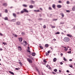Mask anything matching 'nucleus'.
Returning <instances> with one entry per match:
<instances>
[{
    "instance_id": "nucleus-3",
    "label": "nucleus",
    "mask_w": 75,
    "mask_h": 75,
    "mask_svg": "<svg viewBox=\"0 0 75 75\" xmlns=\"http://www.w3.org/2000/svg\"><path fill=\"white\" fill-rule=\"evenodd\" d=\"M23 10L24 12H26L27 13H28V11L27 10L26 8L23 9Z\"/></svg>"
},
{
    "instance_id": "nucleus-47",
    "label": "nucleus",
    "mask_w": 75,
    "mask_h": 75,
    "mask_svg": "<svg viewBox=\"0 0 75 75\" xmlns=\"http://www.w3.org/2000/svg\"><path fill=\"white\" fill-rule=\"evenodd\" d=\"M60 64L61 65H62V64H63V63H62V62H60Z\"/></svg>"
},
{
    "instance_id": "nucleus-14",
    "label": "nucleus",
    "mask_w": 75,
    "mask_h": 75,
    "mask_svg": "<svg viewBox=\"0 0 75 75\" xmlns=\"http://www.w3.org/2000/svg\"><path fill=\"white\" fill-rule=\"evenodd\" d=\"M29 7L30 8H33V6L32 5H30L29 6Z\"/></svg>"
},
{
    "instance_id": "nucleus-6",
    "label": "nucleus",
    "mask_w": 75,
    "mask_h": 75,
    "mask_svg": "<svg viewBox=\"0 0 75 75\" xmlns=\"http://www.w3.org/2000/svg\"><path fill=\"white\" fill-rule=\"evenodd\" d=\"M60 15H61V16H62V18H63V17H64V13H60Z\"/></svg>"
},
{
    "instance_id": "nucleus-60",
    "label": "nucleus",
    "mask_w": 75,
    "mask_h": 75,
    "mask_svg": "<svg viewBox=\"0 0 75 75\" xmlns=\"http://www.w3.org/2000/svg\"><path fill=\"white\" fill-rule=\"evenodd\" d=\"M52 74H55V73L54 72H52Z\"/></svg>"
},
{
    "instance_id": "nucleus-38",
    "label": "nucleus",
    "mask_w": 75,
    "mask_h": 75,
    "mask_svg": "<svg viewBox=\"0 0 75 75\" xmlns=\"http://www.w3.org/2000/svg\"><path fill=\"white\" fill-rule=\"evenodd\" d=\"M49 10H52V8H51V7H49Z\"/></svg>"
},
{
    "instance_id": "nucleus-63",
    "label": "nucleus",
    "mask_w": 75,
    "mask_h": 75,
    "mask_svg": "<svg viewBox=\"0 0 75 75\" xmlns=\"http://www.w3.org/2000/svg\"><path fill=\"white\" fill-rule=\"evenodd\" d=\"M51 50H53V48L51 47H50Z\"/></svg>"
},
{
    "instance_id": "nucleus-48",
    "label": "nucleus",
    "mask_w": 75,
    "mask_h": 75,
    "mask_svg": "<svg viewBox=\"0 0 75 75\" xmlns=\"http://www.w3.org/2000/svg\"><path fill=\"white\" fill-rule=\"evenodd\" d=\"M34 11H35V12H37V10H34Z\"/></svg>"
},
{
    "instance_id": "nucleus-40",
    "label": "nucleus",
    "mask_w": 75,
    "mask_h": 75,
    "mask_svg": "<svg viewBox=\"0 0 75 75\" xmlns=\"http://www.w3.org/2000/svg\"><path fill=\"white\" fill-rule=\"evenodd\" d=\"M31 2L32 3H34V1L33 0H32V1H31Z\"/></svg>"
},
{
    "instance_id": "nucleus-23",
    "label": "nucleus",
    "mask_w": 75,
    "mask_h": 75,
    "mask_svg": "<svg viewBox=\"0 0 75 75\" xmlns=\"http://www.w3.org/2000/svg\"><path fill=\"white\" fill-rule=\"evenodd\" d=\"M60 33L59 32H57L55 33V34H59Z\"/></svg>"
},
{
    "instance_id": "nucleus-17",
    "label": "nucleus",
    "mask_w": 75,
    "mask_h": 75,
    "mask_svg": "<svg viewBox=\"0 0 75 75\" xmlns=\"http://www.w3.org/2000/svg\"><path fill=\"white\" fill-rule=\"evenodd\" d=\"M23 43H25V45H27V43L26 41H24Z\"/></svg>"
},
{
    "instance_id": "nucleus-36",
    "label": "nucleus",
    "mask_w": 75,
    "mask_h": 75,
    "mask_svg": "<svg viewBox=\"0 0 75 75\" xmlns=\"http://www.w3.org/2000/svg\"><path fill=\"white\" fill-rule=\"evenodd\" d=\"M64 50H65V51H67V50H68V48H65L64 49Z\"/></svg>"
},
{
    "instance_id": "nucleus-62",
    "label": "nucleus",
    "mask_w": 75,
    "mask_h": 75,
    "mask_svg": "<svg viewBox=\"0 0 75 75\" xmlns=\"http://www.w3.org/2000/svg\"><path fill=\"white\" fill-rule=\"evenodd\" d=\"M20 14V13H19V12H17V14Z\"/></svg>"
},
{
    "instance_id": "nucleus-13",
    "label": "nucleus",
    "mask_w": 75,
    "mask_h": 75,
    "mask_svg": "<svg viewBox=\"0 0 75 75\" xmlns=\"http://www.w3.org/2000/svg\"><path fill=\"white\" fill-rule=\"evenodd\" d=\"M57 58H54L53 59V61H54V62H56V61H57Z\"/></svg>"
},
{
    "instance_id": "nucleus-45",
    "label": "nucleus",
    "mask_w": 75,
    "mask_h": 75,
    "mask_svg": "<svg viewBox=\"0 0 75 75\" xmlns=\"http://www.w3.org/2000/svg\"><path fill=\"white\" fill-rule=\"evenodd\" d=\"M38 20H42V18H39L38 19Z\"/></svg>"
},
{
    "instance_id": "nucleus-32",
    "label": "nucleus",
    "mask_w": 75,
    "mask_h": 75,
    "mask_svg": "<svg viewBox=\"0 0 75 75\" xmlns=\"http://www.w3.org/2000/svg\"><path fill=\"white\" fill-rule=\"evenodd\" d=\"M23 6H24V7H27V5L25 4H23Z\"/></svg>"
},
{
    "instance_id": "nucleus-18",
    "label": "nucleus",
    "mask_w": 75,
    "mask_h": 75,
    "mask_svg": "<svg viewBox=\"0 0 75 75\" xmlns=\"http://www.w3.org/2000/svg\"><path fill=\"white\" fill-rule=\"evenodd\" d=\"M13 16L15 17H16V14L15 13H13Z\"/></svg>"
},
{
    "instance_id": "nucleus-55",
    "label": "nucleus",
    "mask_w": 75,
    "mask_h": 75,
    "mask_svg": "<svg viewBox=\"0 0 75 75\" xmlns=\"http://www.w3.org/2000/svg\"><path fill=\"white\" fill-rule=\"evenodd\" d=\"M15 37H17V35H15Z\"/></svg>"
},
{
    "instance_id": "nucleus-25",
    "label": "nucleus",
    "mask_w": 75,
    "mask_h": 75,
    "mask_svg": "<svg viewBox=\"0 0 75 75\" xmlns=\"http://www.w3.org/2000/svg\"><path fill=\"white\" fill-rule=\"evenodd\" d=\"M46 67L48 68L49 69H50V66L49 65H47L46 66Z\"/></svg>"
},
{
    "instance_id": "nucleus-21",
    "label": "nucleus",
    "mask_w": 75,
    "mask_h": 75,
    "mask_svg": "<svg viewBox=\"0 0 75 75\" xmlns=\"http://www.w3.org/2000/svg\"><path fill=\"white\" fill-rule=\"evenodd\" d=\"M20 69L19 68H16L15 69H16V70H20Z\"/></svg>"
},
{
    "instance_id": "nucleus-33",
    "label": "nucleus",
    "mask_w": 75,
    "mask_h": 75,
    "mask_svg": "<svg viewBox=\"0 0 75 75\" xmlns=\"http://www.w3.org/2000/svg\"><path fill=\"white\" fill-rule=\"evenodd\" d=\"M46 25H44L43 27L44 28H46Z\"/></svg>"
},
{
    "instance_id": "nucleus-44",
    "label": "nucleus",
    "mask_w": 75,
    "mask_h": 75,
    "mask_svg": "<svg viewBox=\"0 0 75 75\" xmlns=\"http://www.w3.org/2000/svg\"><path fill=\"white\" fill-rule=\"evenodd\" d=\"M3 44H4V45H6V43L5 42H3Z\"/></svg>"
},
{
    "instance_id": "nucleus-22",
    "label": "nucleus",
    "mask_w": 75,
    "mask_h": 75,
    "mask_svg": "<svg viewBox=\"0 0 75 75\" xmlns=\"http://www.w3.org/2000/svg\"><path fill=\"white\" fill-rule=\"evenodd\" d=\"M63 59L64 60V61H67V59H66V58H64Z\"/></svg>"
},
{
    "instance_id": "nucleus-2",
    "label": "nucleus",
    "mask_w": 75,
    "mask_h": 75,
    "mask_svg": "<svg viewBox=\"0 0 75 75\" xmlns=\"http://www.w3.org/2000/svg\"><path fill=\"white\" fill-rule=\"evenodd\" d=\"M27 60L29 63H33V61L30 59L27 58Z\"/></svg>"
},
{
    "instance_id": "nucleus-64",
    "label": "nucleus",
    "mask_w": 75,
    "mask_h": 75,
    "mask_svg": "<svg viewBox=\"0 0 75 75\" xmlns=\"http://www.w3.org/2000/svg\"><path fill=\"white\" fill-rule=\"evenodd\" d=\"M37 71H38V72H39V70H38V69H37Z\"/></svg>"
},
{
    "instance_id": "nucleus-58",
    "label": "nucleus",
    "mask_w": 75,
    "mask_h": 75,
    "mask_svg": "<svg viewBox=\"0 0 75 75\" xmlns=\"http://www.w3.org/2000/svg\"><path fill=\"white\" fill-rule=\"evenodd\" d=\"M59 3H61V1H59Z\"/></svg>"
},
{
    "instance_id": "nucleus-46",
    "label": "nucleus",
    "mask_w": 75,
    "mask_h": 75,
    "mask_svg": "<svg viewBox=\"0 0 75 75\" xmlns=\"http://www.w3.org/2000/svg\"><path fill=\"white\" fill-rule=\"evenodd\" d=\"M22 35H24V34H25V33H24V32H22Z\"/></svg>"
},
{
    "instance_id": "nucleus-43",
    "label": "nucleus",
    "mask_w": 75,
    "mask_h": 75,
    "mask_svg": "<svg viewBox=\"0 0 75 75\" xmlns=\"http://www.w3.org/2000/svg\"><path fill=\"white\" fill-rule=\"evenodd\" d=\"M67 53H69V54H71V51H70L68 52H67Z\"/></svg>"
},
{
    "instance_id": "nucleus-10",
    "label": "nucleus",
    "mask_w": 75,
    "mask_h": 75,
    "mask_svg": "<svg viewBox=\"0 0 75 75\" xmlns=\"http://www.w3.org/2000/svg\"><path fill=\"white\" fill-rule=\"evenodd\" d=\"M57 7H58V8H61V5H57Z\"/></svg>"
},
{
    "instance_id": "nucleus-42",
    "label": "nucleus",
    "mask_w": 75,
    "mask_h": 75,
    "mask_svg": "<svg viewBox=\"0 0 75 75\" xmlns=\"http://www.w3.org/2000/svg\"><path fill=\"white\" fill-rule=\"evenodd\" d=\"M8 11H7V9H6L5 10V12H6V13H7Z\"/></svg>"
},
{
    "instance_id": "nucleus-8",
    "label": "nucleus",
    "mask_w": 75,
    "mask_h": 75,
    "mask_svg": "<svg viewBox=\"0 0 75 75\" xmlns=\"http://www.w3.org/2000/svg\"><path fill=\"white\" fill-rule=\"evenodd\" d=\"M15 21H16V19H13L11 20V21H12L13 22H14Z\"/></svg>"
},
{
    "instance_id": "nucleus-54",
    "label": "nucleus",
    "mask_w": 75,
    "mask_h": 75,
    "mask_svg": "<svg viewBox=\"0 0 75 75\" xmlns=\"http://www.w3.org/2000/svg\"><path fill=\"white\" fill-rule=\"evenodd\" d=\"M60 55L62 56V55H63V54H62V53H61Z\"/></svg>"
},
{
    "instance_id": "nucleus-52",
    "label": "nucleus",
    "mask_w": 75,
    "mask_h": 75,
    "mask_svg": "<svg viewBox=\"0 0 75 75\" xmlns=\"http://www.w3.org/2000/svg\"><path fill=\"white\" fill-rule=\"evenodd\" d=\"M67 12L68 13H69V10H67Z\"/></svg>"
},
{
    "instance_id": "nucleus-50",
    "label": "nucleus",
    "mask_w": 75,
    "mask_h": 75,
    "mask_svg": "<svg viewBox=\"0 0 75 75\" xmlns=\"http://www.w3.org/2000/svg\"><path fill=\"white\" fill-rule=\"evenodd\" d=\"M67 4H69V1H67Z\"/></svg>"
},
{
    "instance_id": "nucleus-9",
    "label": "nucleus",
    "mask_w": 75,
    "mask_h": 75,
    "mask_svg": "<svg viewBox=\"0 0 75 75\" xmlns=\"http://www.w3.org/2000/svg\"><path fill=\"white\" fill-rule=\"evenodd\" d=\"M16 24L17 25H20V22L18 21L16 23Z\"/></svg>"
},
{
    "instance_id": "nucleus-41",
    "label": "nucleus",
    "mask_w": 75,
    "mask_h": 75,
    "mask_svg": "<svg viewBox=\"0 0 75 75\" xmlns=\"http://www.w3.org/2000/svg\"><path fill=\"white\" fill-rule=\"evenodd\" d=\"M19 63L20 65H22V63L21 62H19Z\"/></svg>"
},
{
    "instance_id": "nucleus-19",
    "label": "nucleus",
    "mask_w": 75,
    "mask_h": 75,
    "mask_svg": "<svg viewBox=\"0 0 75 75\" xmlns=\"http://www.w3.org/2000/svg\"><path fill=\"white\" fill-rule=\"evenodd\" d=\"M26 51L27 52H30V51L28 49L26 50Z\"/></svg>"
},
{
    "instance_id": "nucleus-59",
    "label": "nucleus",
    "mask_w": 75,
    "mask_h": 75,
    "mask_svg": "<svg viewBox=\"0 0 75 75\" xmlns=\"http://www.w3.org/2000/svg\"><path fill=\"white\" fill-rule=\"evenodd\" d=\"M28 50H30V47H28Z\"/></svg>"
},
{
    "instance_id": "nucleus-29",
    "label": "nucleus",
    "mask_w": 75,
    "mask_h": 75,
    "mask_svg": "<svg viewBox=\"0 0 75 75\" xmlns=\"http://www.w3.org/2000/svg\"><path fill=\"white\" fill-rule=\"evenodd\" d=\"M43 61L44 62H45V63H47V62L45 59H43Z\"/></svg>"
},
{
    "instance_id": "nucleus-51",
    "label": "nucleus",
    "mask_w": 75,
    "mask_h": 75,
    "mask_svg": "<svg viewBox=\"0 0 75 75\" xmlns=\"http://www.w3.org/2000/svg\"><path fill=\"white\" fill-rule=\"evenodd\" d=\"M67 72L69 73V70H67Z\"/></svg>"
},
{
    "instance_id": "nucleus-35",
    "label": "nucleus",
    "mask_w": 75,
    "mask_h": 75,
    "mask_svg": "<svg viewBox=\"0 0 75 75\" xmlns=\"http://www.w3.org/2000/svg\"><path fill=\"white\" fill-rule=\"evenodd\" d=\"M54 72H57V69H55L54 70Z\"/></svg>"
},
{
    "instance_id": "nucleus-39",
    "label": "nucleus",
    "mask_w": 75,
    "mask_h": 75,
    "mask_svg": "<svg viewBox=\"0 0 75 75\" xmlns=\"http://www.w3.org/2000/svg\"><path fill=\"white\" fill-rule=\"evenodd\" d=\"M69 66L71 68H72V67H73V66L72 65H69Z\"/></svg>"
},
{
    "instance_id": "nucleus-34",
    "label": "nucleus",
    "mask_w": 75,
    "mask_h": 75,
    "mask_svg": "<svg viewBox=\"0 0 75 75\" xmlns=\"http://www.w3.org/2000/svg\"><path fill=\"white\" fill-rule=\"evenodd\" d=\"M64 24V23L63 22H61L60 24Z\"/></svg>"
},
{
    "instance_id": "nucleus-7",
    "label": "nucleus",
    "mask_w": 75,
    "mask_h": 75,
    "mask_svg": "<svg viewBox=\"0 0 75 75\" xmlns=\"http://www.w3.org/2000/svg\"><path fill=\"white\" fill-rule=\"evenodd\" d=\"M18 50H19V51H21V47L20 46H19L18 47Z\"/></svg>"
},
{
    "instance_id": "nucleus-24",
    "label": "nucleus",
    "mask_w": 75,
    "mask_h": 75,
    "mask_svg": "<svg viewBox=\"0 0 75 75\" xmlns=\"http://www.w3.org/2000/svg\"><path fill=\"white\" fill-rule=\"evenodd\" d=\"M45 54L46 56H48L49 55V54H48L47 52H46Z\"/></svg>"
},
{
    "instance_id": "nucleus-27",
    "label": "nucleus",
    "mask_w": 75,
    "mask_h": 75,
    "mask_svg": "<svg viewBox=\"0 0 75 75\" xmlns=\"http://www.w3.org/2000/svg\"><path fill=\"white\" fill-rule=\"evenodd\" d=\"M72 10H73V11H75V6H74V7H73V8H72Z\"/></svg>"
},
{
    "instance_id": "nucleus-12",
    "label": "nucleus",
    "mask_w": 75,
    "mask_h": 75,
    "mask_svg": "<svg viewBox=\"0 0 75 75\" xmlns=\"http://www.w3.org/2000/svg\"><path fill=\"white\" fill-rule=\"evenodd\" d=\"M3 5L4 6H7V4L6 3H4L3 4Z\"/></svg>"
},
{
    "instance_id": "nucleus-57",
    "label": "nucleus",
    "mask_w": 75,
    "mask_h": 75,
    "mask_svg": "<svg viewBox=\"0 0 75 75\" xmlns=\"http://www.w3.org/2000/svg\"><path fill=\"white\" fill-rule=\"evenodd\" d=\"M69 61H72V59H70L69 60Z\"/></svg>"
},
{
    "instance_id": "nucleus-31",
    "label": "nucleus",
    "mask_w": 75,
    "mask_h": 75,
    "mask_svg": "<svg viewBox=\"0 0 75 75\" xmlns=\"http://www.w3.org/2000/svg\"><path fill=\"white\" fill-rule=\"evenodd\" d=\"M40 49L42 50L43 49V47L41 46H40Z\"/></svg>"
},
{
    "instance_id": "nucleus-5",
    "label": "nucleus",
    "mask_w": 75,
    "mask_h": 75,
    "mask_svg": "<svg viewBox=\"0 0 75 75\" xmlns=\"http://www.w3.org/2000/svg\"><path fill=\"white\" fill-rule=\"evenodd\" d=\"M67 35L68 36V37H70V38L71 37H73L72 36V35H70L69 34H67Z\"/></svg>"
},
{
    "instance_id": "nucleus-61",
    "label": "nucleus",
    "mask_w": 75,
    "mask_h": 75,
    "mask_svg": "<svg viewBox=\"0 0 75 75\" xmlns=\"http://www.w3.org/2000/svg\"><path fill=\"white\" fill-rule=\"evenodd\" d=\"M0 50H1V51H2L3 50V49L0 48Z\"/></svg>"
},
{
    "instance_id": "nucleus-30",
    "label": "nucleus",
    "mask_w": 75,
    "mask_h": 75,
    "mask_svg": "<svg viewBox=\"0 0 75 75\" xmlns=\"http://www.w3.org/2000/svg\"><path fill=\"white\" fill-rule=\"evenodd\" d=\"M51 28H55V26H51Z\"/></svg>"
},
{
    "instance_id": "nucleus-1",
    "label": "nucleus",
    "mask_w": 75,
    "mask_h": 75,
    "mask_svg": "<svg viewBox=\"0 0 75 75\" xmlns=\"http://www.w3.org/2000/svg\"><path fill=\"white\" fill-rule=\"evenodd\" d=\"M64 41L66 42H69V38L68 37H65L64 39Z\"/></svg>"
},
{
    "instance_id": "nucleus-49",
    "label": "nucleus",
    "mask_w": 75,
    "mask_h": 75,
    "mask_svg": "<svg viewBox=\"0 0 75 75\" xmlns=\"http://www.w3.org/2000/svg\"><path fill=\"white\" fill-rule=\"evenodd\" d=\"M50 51L49 50L48 52H47V53L48 54H50Z\"/></svg>"
},
{
    "instance_id": "nucleus-16",
    "label": "nucleus",
    "mask_w": 75,
    "mask_h": 75,
    "mask_svg": "<svg viewBox=\"0 0 75 75\" xmlns=\"http://www.w3.org/2000/svg\"><path fill=\"white\" fill-rule=\"evenodd\" d=\"M9 72L10 73V74H12V75H14V73L13 72L11 71H9Z\"/></svg>"
},
{
    "instance_id": "nucleus-37",
    "label": "nucleus",
    "mask_w": 75,
    "mask_h": 75,
    "mask_svg": "<svg viewBox=\"0 0 75 75\" xmlns=\"http://www.w3.org/2000/svg\"><path fill=\"white\" fill-rule=\"evenodd\" d=\"M24 10H23V11H21V13H23L24 12Z\"/></svg>"
},
{
    "instance_id": "nucleus-11",
    "label": "nucleus",
    "mask_w": 75,
    "mask_h": 75,
    "mask_svg": "<svg viewBox=\"0 0 75 75\" xmlns=\"http://www.w3.org/2000/svg\"><path fill=\"white\" fill-rule=\"evenodd\" d=\"M52 7L53 8H54V9L55 8V4H53L52 5Z\"/></svg>"
},
{
    "instance_id": "nucleus-26",
    "label": "nucleus",
    "mask_w": 75,
    "mask_h": 75,
    "mask_svg": "<svg viewBox=\"0 0 75 75\" xmlns=\"http://www.w3.org/2000/svg\"><path fill=\"white\" fill-rule=\"evenodd\" d=\"M45 47H48V44H46L45 45Z\"/></svg>"
},
{
    "instance_id": "nucleus-56",
    "label": "nucleus",
    "mask_w": 75,
    "mask_h": 75,
    "mask_svg": "<svg viewBox=\"0 0 75 75\" xmlns=\"http://www.w3.org/2000/svg\"><path fill=\"white\" fill-rule=\"evenodd\" d=\"M37 12H40L39 10H37Z\"/></svg>"
},
{
    "instance_id": "nucleus-28",
    "label": "nucleus",
    "mask_w": 75,
    "mask_h": 75,
    "mask_svg": "<svg viewBox=\"0 0 75 75\" xmlns=\"http://www.w3.org/2000/svg\"><path fill=\"white\" fill-rule=\"evenodd\" d=\"M29 57H30V58H31V59H33V57L31 56H29Z\"/></svg>"
},
{
    "instance_id": "nucleus-4",
    "label": "nucleus",
    "mask_w": 75,
    "mask_h": 75,
    "mask_svg": "<svg viewBox=\"0 0 75 75\" xmlns=\"http://www.w3.org/2000/svg\"><path fill=\"white\" fill-rule=\"evenodd\" d=\"M18 39H19V41H20V42H22V41H23L22 38H19Z\"/></svg>"
},
{
    "instance_id": "nucleus-20",
    "label": "nucleus",
    "mask_w": 75,
    "mask_h": 75,
    "mask_svg": "<svg viewBox=\"0 0 75 75\" xmlns=\"http://www.w3.org/2000/svg\"><path fill=\"white\" fill-rule=\"evenodd\" d=\"M5 20H8V18L7 17H6L4 18Z\"/></svg>"
},
{
    "instance_id": "nucleus-15",
    "label": "nucleus",
    "mask_w": 75,
    "mask_h": 75,
    "mask_svg": "<svg viewBox=\"0 0 75 75\" xmlns=\"http://www.w3.org/2000/svg\"><path fill=\"white\" fill-rule=\"evenodd\" d=\"M32 56H35V53H33L32 54Z\"/></svg>"
},
{
    "instance_id": "nucleus-53",
    "label": "nucleus",
    "mask_w": 75,
    "mask_h": 75,
    "mask_svg": "<svg viewBox=\"0 0 75 75\" xmlns=\"http://www.w3.org/2000/svg\"><path fill=\"white\" fill-rule=\"evenodd\" d=\"M0 35H1L2 36H3V34L2 33H0Z\"/></svg>"
}]
</instances>
